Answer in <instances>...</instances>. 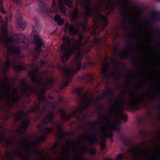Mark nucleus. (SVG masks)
Masks as SVG:
<instances>
[{
    "label": "nucleus",
    "mask_w": 160,
    "mask_h": 160,
    "mask_svg": "<svg viewBox=\"0 0 160 160\" xmlns=\"http://www.w3.org/2000/svg\"><path fill=\"white\" fill-rule=\"evenodd\" d=\"M15 155L18 156L19 157L22 158L23 160H30L29 157L28 155L26 156L22 155L18 153H15Z\"/></svg>",
    "instance_id": "44"
},
{
    "label": "nucleus",
    "mask_w": 160,
    "mask_h": 160,
    "mask_svg": "<svg viewBox=\"0 0 160 160\" xmlns=\"http://www.w3.org/2000/svg\"><path fill=\"white\" fill-rule=\"evenodd\" d=\"M93 64V63L92 62L90 61L89 60H88L87 62L84 63V65L82 66V68L84 69L86 68L88 65H92Z\"/></svg>",
    "instance_id": "49"
},
{
    "label": "nucleus",
    "mask_w": 160,
    "mask_h": 160,
    "mask_svg": "<svg viewBox=\"0 0 160 160\" xmlns=\"http://www.w3.org/2000/svg\"><path fill=\"white\" fill-rule=\"evenodd\" d=\"M37 128L39 130L40 132L47 134L51 133L53 131V129L52 128L46 127L44 129L42 126L40 124L38 125L37 126Z\"/></svg>",
    "instance_id": "19"
},
{
    "label": "nucleus",
    "mask_w": 160,
    "mask_h": 160,
    "mask_svg": "<svg viewBox=\"0 0 160 160\" xmlns=\"http://www.w3.org/2000/svg\"><path fill=\"white\" fill-rule=\"evenodd\" d=\"M13 41V38H8L5 41L8 44V43L12 42Z\"/></svg>",
    "instance_id": "60"
},
{
    "label": "nucleus",
    "mask_w": 160,
    "mask_h": 160,
    "mask_svg": "<svg viewBox=\"0 0 160 160\" xmlns=\"http://www.w3.org/2000/svg\"><path fill=\"white\" fill-rule=\"evenodd\" d=\"M47 122H48V119L47 118V116L45 119L42 121V123L44 126H46L47 124Z\"/></svg>",
    "instance_id": "58"
},
{
    "label": "nucleus",
    "mask_w": 160,
    "mask_h": 160,
    "mask_svg": "<svg viewBox=\"0 0 160 160\" xmlns=\"http://www.w3.org/2000/svg\"><path fill=\"white\" fill-rule=\"evenodd\" d=\"M93 43L96 48H98L99 46V39H97L95 38H94Z\"/></svg>",
    "instance_id": "48"
},
{
    "label": "nucleus",
    "mask_w": 160,
    "mask_h": 160,
    "mask_svg": "<svg viewBox=\"0 0 160 160\" xmlns=\"http://www.w3.org/2000/svg\"><path fill=\"white\" fill-rule=\"evenodd\" d=\"M4 84L6 85L7 88L6 90V92L9 95L10 91L11 90V86L9 79L8 77L6 78L4 82Z\"/></svg>",
    "instance_id": "32"
},
{
    "label": "nucleus",
    "mask_w": 160,
    "mask_h": 160,
    "mask_svg": "<svg viewBox=\"0 0 160 160\" xmlns=\"http://www.w3.org/2000/svg\"><path fill=\"white\" fill-rule=\"evenodd\" d=\"M133 61L134 62H138V58L137 54H136L135 56V57L134 58Z\"/></svg>",
    "instance_id": "61"
},
{
    "label": "nucleus",
    "mask_w": 160,
    "mask_h": 160,
    "mask_svg": "<svg viewBox=\"0 0 160 160\" xmlns=\"http://www.w3.org/2000/svg\"><path fill=\"white\" fill-rule=\"evenodd\" d=\"M129 94L132 98L130 103L128 104L127 105L129 110H139L140 109L138 104L135 100L134 95L131 92H129Z\"/></svg>",
    "instance_id": "14"
},
{
    "label": "nucleus",
    "mask_w": 160,
    "mask_h": 160,
    "mask_svg": "<svg viewBox=\"0 0 160 160\" xmlns=\"http://www.w3.org/2000/svg\"><path fill=\"white\" fill-rule=\"evenodd\" d=\"M13 142L10 139H7L5 142V144L7 147H9L13 143Z\"/></svg>",
    "instance_id": "53"
},
{
    "label": "nucleus",
    "mask_w": 160,
    "mask_h": 160,
    "mask_svg": "<svg viewBox=\"0 0 160 160\" xmlns=\"http://www.w3.org/2000/svg\"><path fill=\"white\" fill-rule=\"evenodd\" d=\"M97 17L95 22L96 28H98L101 26L100 22H102L103 24V27L102 28V30L106 27L108 24V16L106 15L105 16L102 15L101 14V12L98 10V12L96 14Z\"/></svg>",
    "instance_id": "7"
},
{
    "label": "nucleus",
    "mask_w": 160,
    "mask_h": 160,
    "mask_svg": "<svg viewBox=\"0 0 160 160\" xmlns=\"http://www.w3.org/2000/svg\"><path fill=\"white\" fill-rule=\"evenodd\" d=\"M129 51H132L133 49V45H128L127 47Z\"/></svg>",
    "instance_id": "62"
},
{
    "label": "nucleus",
    "mask_w": 160,
    "mask_h": 160,
    "mask_svg": "<svg viewBox=\"0 0 160 160\" xmlns=\"http://www.w3.org/2000/svg\"><path fill=\"white\" fill-rule=\"evenodd\" d=\"M124 98L123 94L114 100V107L111 108L112 113L117 114L118 117L116 118V122L118 124H121L122 121L126 122L127 117L122 113L124 109L125 103L123 100Z\"/></svg>",
    "instance_id": "2"
},
{
    "label": "nucleus",
    "mask_w": 160,
    "mask_h": 160,
    "mask_svg": "<svg viewBox=\"0 0 160 160\" xmlns=\"http://www.w3.org/2000/svg\"><path fill=\"white\" fill-rule=\"evenodd\" d=\"M18 90L17 88H15L13 92V96L12 97H10L8 96L5 95L4 97L5 100L8 101V103L11 107L14 106L15 102L19 100V98L17 94H18Z\"/></svg>",
    "instance_id": "12"
},
{
    "label": "nucleus",
    "mask_w": 160,
    "mask_h": 160,
    "mask_svg": "<svg viewBox=\"0 0 160 160\" xmlns=\"http://www.w3.org/2000/svg\"><path fill=\"white\" fill-rule=\"evenodd\" d=\"M86 22H80L79 24V26L82 28L85 32L87 31L88 28V27L86 25Z\"/></svg>",
    "instance_id": "45"
},
{
    "label": "nucleus",
    "mask_w": 160,
    "mask_h": 160,
    "mask_svg": "<svg viewBox=\"0 0 160 160\" xmlns=\"http://www.w3.org/2000/svg\"><path fill=\"white\" fill-rule=\"evenodd\" d=\"M90 0H84V2L82 1V7L85 9V14L87 17H93L96 14L91 8L92 6L91 5Z\"/></svg>",
    "instance_id": "9"
},
{
    "label": "nucleus",
    "mask_w": 160,
    "mask_h": 160,
    "mask_svg": "<svg viewBox=\"0 0 160 160\" xmlns=\"http://www.w3.org/2000/svg\"><path fill=\"white\" fill-rule=\"evenodd\" d=\"M155 33L158 38V39L157 42L158 45H160V28L158 27L157 28L156 30L154 31Z\"/></svg>",
    "instance_id": "42"
},
{
    "label": "nucleus",
    "mask_w": 160,
    "mask_h": 160,
    "mask_svg": "<svg viewBox=\"0 0 160 160\" xmlns=\"http://www.w3.org/2000/svg\"><path fill=\"white\" fill-rule=\"evenodd\" d=\"M107 95H113V91L111 89L108 88L106 91L102 93L103 96L105 97Z\"/></svg>",
    "instance_id": "43"
},
{
    "label": "nucleus",
    "mask_w": 160,
    "mask_h": 160,
    "mask_svg": "<svg viewBox=\"0 0 160 160\" xmlns=\"http://www.w3.org/2000/svg\"><path fill=\"white\" fill-rule=\"evenodd\" d=\"M107 59L105 60V63L106 64L105 65L104 64L103 67L101 69V71L102 74L105 77H107V76L108 75V72L110 69V66L109 64L107 63Z\"/></svg>",
    "instance_id": "24"
},
{
    "label": "nucleus",
    "mask_w": 160,
    "mask_h": 160,
    "mask_svg": "<svg viewBox=\"0 0 160 160\" xmlns=\"http://www.w3.org/2000/svg\"><path fill=\"white\" fill-rule=\"evenodd\" d=\"M129 58V55L124 52H123L121 55V58L122 59H127Z\"/></svg>",
    "instance_id": "47"
},
{
    "label": "nucleus",
    "mask_w": 160,
    "mask_h": 160,
    "mask_svg": "<svg viewBox=\"0 0 160 160\" xmlns=\"http://www.w3.org/2000/svg\"><path fill=\"white\" fill-rule=\"evenodd\" d=\"M60 114V117L63 119L68 120V118L66 115L65 110L64 109H60L58 110Z\"/></svg>",
    "instance_id": "34"
},
{
    "label": "nucleus",
    "mask_w": 160,
    "mask_h": 160,
    "mask_svg": "<svg viewBox=\"0 0 160 160\" xmlns=\"http://www.w3.org/2000/svg\"><path fill=\"white\" fill-rule=\"evenodd\" d=\"M39 69V67H35L34 69L28 72L29 75L31 78H32V77H34L37 76V72L38 71Z\"/></svg>",
    "instance_id": "31"
},
{
    "label": "nucleus",
    "mask_w": 160,
    "mask_h": 160,
    "mask_svg": "<svg viewBox=\"0 0 160 160\" xmlns=\"http://www.w3.org/2000/svg\"><path fill=\"white\" fill-rule=\"evenodd\" d=\"M123 4L121 5L122 7V10L125 13H128L129 11L128 8V5L129 3L128 0H122Z\"/></svg>",
    "instance_id": "28"
},
{
    "label": "nucleus",
    "mask_w": 160,
    "mask_h": 160,
    "mask_svg": "<svg viewBox=\"0 0 160 160\" xmlns=\"http://www.w3.org/2000/svg\"><path fill=\"white\" fill-rule=\"evenodd\" d=\"M33 82L36 84L39 87L40 85L42 84V81L40 77L37 76L31 78Z\"/></svg>",
    "instance_id": "26"
},
{
    "label": "nucleus",
    "mask_w": 160,
    "mask_h": 160,
    "mask_svg": "<svg viewBox=\"0 0 160 160\" xmlns=\"http://www.w3.org/2000/svg\"><path fill=\"white\" fill-rule=\"evenodd\" d=\"M104 97V96H103L102 93L101 95H99V96L95 98V99L93 101V98L92 97L91 99L89 101L88 103L89 104H92L93 103V101L95 103H96V102L99 101L100 100L102 99V98Z\"/></svg>",
    "instance_id": "37"
},
{
    "label": "nucleus",
    "mask_w": 160,
    "mask_h": 160,
    "mask_svg": "<svg viewBox=\"0 0 160 160\" xmlns=\"http://www.w3.org/2000/svg\"><path fill=\"white\" fill-rule=\"evenodd\" d=\"M37 95L39 98V100H44L45 99V94L39 92L38 93Z\"/></svg>",
    "instance_id": "50"
},
{
    "label": "nucleus",
    "mask_w": 160,
    "mask_h": 160,
    "mask_svg": "<svg viewBox=\"0 0 160 160\" xmlns=\"http://www.w3.org/2000/svg\"><path fill=\"white\" fill-rule=\"evenodd\" d=\"M124 155L122 153L118 154L117 157V160H123V159Z\"/></svg>",
    "instance_id": "54"
},
{
    "label": "nucleus",
    "mask_w": 160,
    "mask_h": 160,
    "mask_svg": "<svg viewBox=\"0 0 160 160\" xmlns=\"http://www.w3.org/2000/svg\"><path fill=\"white\" fill-rule=\"evenodd\" d=\"M16 19L17 21V29L21 32L23 31L25 28L26 24L25 22L23 21L22 15L20 14L18 16H16Z\"/></svg>",
    "instance_id": "17"
},
{
    "label": "nucleus",
    "mask_w": 160,
    "mask_h": 160,
    "mask_svg": "<svg viewBox=\"0 0 160 160\" xmlns=\"http://www.w3.org/2000/svg\"><path fill=\"white\" fill-rule=\"evenodd\" d=\"M8 113L11 114L12 116H15L17 122H18L22 119H24V121L22 122L21 125V128L18 129L16 131L17 134H23L28 128L30 122V118L28 119L26 116V112L23 111H20L15 112L16 115L9 110H8Z\"/></svg>",
    "instance_id": "3"
},
{
    "label": "nucleus",
    "mask_w": 160,
    "mask_h": 160,
    "mask_svg": "<svg viewBox=\"0 0 160 160\" xmlns=\"http://www.w3.org/2000/svg\"><path fill=\"white\" fill-rule=\"evenodd\" d=\"M58 129L59 132L62 133L63 131V128L62 126L58 124Z\"/></svg>",
    "instance_id": "56"
},
{
    "label": "nucleus",
    "mask_w": 160,
    "mask_h": 160,
    "mask_svg": "<svg viewBox=\"0 0 160 160\" xmlns=\"http://www.w3.org/2000/svg\"><path fill=\"white\" fill-rule=\"evenodd\" d=\"M0 11L2 13H3L5 14L6 12V10L3 8V6H1L0 7Z\"/></svg>",
    "instance_id": "57"
},
{
    "label": "nucleus",
    "mask_w": 160,
    "mask_h": 160,
    "mask_svg": "<svg viewBox=\"0 0 160 160\" xmlns=\"http://www.w3.org/2000/svg\"><path fill=\"white\" fill-rule=\"evenodd\" d=\"M33 38L34 41L36 45L35 48L36 51L39 53L41 52L42 47L44 45L43 39L40 38L37 35H33Z\"/></svg>",
    "instance_id": "13"
},
{
    "label": "nucleus",
    "mask_w": 160,
    "mask_h": 160,
    "mask_svg": "<svg viewBox=\"0 0 160 160\" xmlns=\"http://www.w3.org/2000/svg\"><path fill=\"white\" fill-rule=\"evenodd\" d=\"M113 134L112 132L106 134V137L108 138L110 140H111L112 141V142L113 141Z\"/></svg>",
    "instance_id": "51"
},
{
    "label": "nucleus",
    "mask_w": 160,
    "mask_h": 160,
    "mask_svg": "<svg viewBox=\"0 0 160 160\" xmlns=\"http://www.w3.org/2000/svg\"><path fill=\"white\" fill-rule=\"evenodd\" d=\"M11 65H12L11 61L10 59H8L6 62L5 65V67L6 70H8L10 67V66Z\"/></svg>",
    "instance_id": "46"
},
{
    "label": "nucleus",
    "mask_w": 160,
    "mask_h": 160,
    "mask_svg": "<svg viewBox=\"0 0 160 160\" xmlns=\"http://www.w3.org/2000/svg\"><path fill=\"white\" fill-rule=\"evenodd\" d=\"M41 105L40 104H36V108L32 107L31 109L29 110V112H32L36 114H40L41 109H40Z\"/></svg>",
    "instance_id": "29"
},
{
    "label": "nucleus",
    "mask_w": 160,
    "mask_h": 160,
    "mask_svg": "<svg viewBox=\"0 0 160 160\" xmlns=\"http://www.w3.org/2000/svg\"><path fill=\"white\" fill-rule=\"evenodd\" d=\"M102 3H100L98 7H96V8L97 9H99L101 7H103L105 6H106V8L108 9H111L113 10L115 9V6L114 5V2L111 0H110L108 2V3L109 5H106V0H101ZM112 11H109L108 12V14H110Z\"/></svg>",
    "instance_id": "16"
},
{
    "label": "nucleus",
    "mask_w": 160,
    "mask_h": 160,
    "mask_svg": "<svg viewBox=\"0 0 160 160\" xmlns=\"http://www.w3.org/2000/svg\"><path fill=\"white\" fill-rule=\"evenodd\" d=\"M85 78L88 82L92 84L94 81V75L91 73H88L86 75Z\"/></svg>",
    "instance_id": "33"
},
{
    "label": "nucleus",
    "mask_w": 160,
    "mask_h": 160,
    "mask_svg": "<svg viewBox=\"0 0 160 160\" xmlns=\"http://www.w3.org/2000/svg\"><path fill=\"white\" fill-rule=\"evenodd\" d=\"M7 52L8 54L9 53H10L13 56H14L15 54L19 55L21 52L20 50L18 48L15 49L12 47H9L7 49Z\"/></svg>",
    "instance_id": "20"
},
{
    "label": "nucleus",
    "mask_w": 160,
    "mask_h": 160,
    "mask_svg": "<svg viewBox=\"0 0 160 160\" xmlns=\"http://www.w3.org/2000/svg\"><path fill=\"white\" fill-rule=\"evenodd\" d=\"M84 87L81 88H75L73 91V93L75 94L76 96L78 102H80L81 100H82L83 103L82 105H80L78 109L75 111L73 112L71 115H69V117L70 118H72L74 117L76 114H80L83 112V111L86 108H89V104L85 105L84 103L85 102V99H87V98L86 96H82V92L84 89Z\"/></svg>",
    "instance_id": "4"
},
{
    "label": "nucleus",
    "mask_w": 160,
    "mask_h": 160,
    "mask_svg": "<svg viewBox=\"0 0 160 160\" xmlns=\"http://www.w3.org/2000/svg\"><path fill=\"white\" fill-rule=\"evenodd\" d=\"M112 130L116 131H119L120 130L119 128L116 125H114L112 127Z\"/></svg>",
    "instance_id": "59"
},
{
    "label": "nucleus",
    "mask_w": 160,
    "mask_h": 160,
    "mask_svg": "<svg viewBox=\"0 0 160 160\" xmlns=\"http://www.w3.org/2000/svg\"><path fill=\"white\" fill-rule=\"evenodd\" d=\"M54 20L56 21L58 24L60 25H62L64 22V19L61 18L60 16L58 14H56L54 17Z\"/></svg>",
    "instance_id": "36"
},
{
    "label": "nucleus",
    "mask_w": 160,
    "mask_h": 160,
    "mask_svg": "<svg viewBox=\"0 0 160 160\" xmlns=\"http://www.w3.org/2000/svg\"><path fill=\"white\" fill-rule=\"evenodd\" d=\"M25 35L22 33L17 34L16 38L18 42L20 43H23L25 42Z\"/></svg>",
    "instance_id": "30"
},
{
    "label": "nucleus",
    "mask_w": 160,
    "mask_h": 160,
    "mask_svg": "<svg viewBox=\"0 0 160 160\" xmlns=\"http://www.w3.org/2000/svg\"><path fill=\"white\" fill-rule=\"evenodd\" d=\"M54 82L51 78H49L46 82L44 84V86L47 87H51L54 85Z\"/></svg>",
    "instance_id": "40"
},
{
    "label": "nucleus",
    "mask_w": 160,
    "mask_h": 160,
    "mask_svg": "<svg viewBox=\"0 0 160 160\" xmlns=\"http://www.w3.org/2000/svg\"><path fill=\"white\" fill-rule=\"evenodd\" d=\"M55 116L56 113L54 112L48 114L46 116L48 122L50 123H52L54 121V118Z\"/></svg>",
    "instance_id": "35"
},
{
    "label": "nucleus",
    "mask_w": 160,
    "mask_h": 160,
    "mask_svg": "<svg viewBox=\"0 0 160 160\" xmlns=\"http://www.w3.org/2000/svg\"><path fill=\"white\" fill-rule=\"evenodd\" d=\"M88 123L89 124V128L96 132L95 133L92 134L93 138L89 140V142L91 144L96 143L98 141L97 138L98 135V134L96 131V126L100 124L102 127L101 130H105V124L103 123L98 121L90 122H88Z\"/></svg>",
    "instance_id": "5"
},
{
    "label": "nucleus",
    "mask_w": 160,
    "mask_h": 160,
    "mask_svg": "<svg viewBox=\"0 0 160 160\" xmlns=\"http://www.w3.org/2000/svg\"><path fill=\"white\" fill-rule=\"evenodd\" d=\"M38 2H39V5L42 12H46L47 13L49 12L54 13H57L58 9L55 0H52V7L49 10L47 8L46 5L43 2L42 0H38Z\"/></svg>",
    "instance_id": "8"
},
{
    "label": "nucleus",
    "mask_w": 160,
    "mask_h": 160,
    "mask_svg": "<svg viewBox=\"0 0 160 160\" xmlns=\"http://www.w3.org/2000/svg\"><path fill=\"white\" fill-rule=\"evenodd\" d=\"M63 43L61 46L60 51L62 53V56L61 57V60L63 63H65L71 57L72 54L77 55V58L74 62L75 67H71L63 66L62 69L63 71L64 75L62 78V82L60 86V89L62 90L69 85L73 75L80 70L81 67V61L82 57L84 54L89 52L93 46L92 45H90L86 47V50L83 48L85 45L83 42L82 44L77 45L74 43L72 47H71V41L70 38L66 35L62 38Z\"/></svg>",
    "instance_id": "1"
},
{
    "label": "nucleus",
    "mask_w": 160,
    "mask_h": 160,
    "mask_svg": "<svg viewBox=\"0 0 160 160\" xmlns=\"http://www.w3.org/2000/svg\"><path fill=\"white\" fill-rule=\"evenodd\" d=\"M17 58L16 57L13 58L12 66L13 69L17 72H19L22 70L26 69V67L24 64H17Z\"/></svg>",
    "instance_id": "18"
},
{
    "label": "nucleus",
    "mask_w": 160,
    "mask_h": 160,
    "mask_svg": "<svg viewBox=\"0 0 160 160\" xmlns=\"http://www.w3.org/2000/svg\"><path fill=\"white\" fill-rule=\"evenodd\" d=\"M106 140V138L105 137L102 138L101 140L99 142V143L101 145L102 150H104L106 148V145L105 143Z\"/></svg>",
    "instance_id": "41"
},
{
    "label": "nucleus",
    "mask_w": 160,
    "mask_h": 160,
    "mask_svg": "<svg viewBox=\"0 0 160 160\" xmlns=\"http://www.w3.org/2000/svg\"><path fill=\"white\" fill-rule=\"evenodd\" d=\"M101 117L103 118V121L108 124L110 122V116L108 114H104L101 116Z\"/></svg>",
    "instance_id": "39"
},
{
    "label": "nucleus",
    "mask_w": 160,
    "mask_h": 160,
    "mask_svg": "<svg viewBox=\"0 0 160 160\" xmlns=\"http://www.w3.org/2000/svg\"><path fill=\"white\" fill-rule=\"evenodd\" d=\"M5 156L7 159H10L12 158L13 156L12 154L10 152L7 153Z\"/></svg>",
    "instance_id": "55"
},
{
    "label": "nucleus",
    "mask_w": 160,
    "mask_h": 160,
    "mask_svg": "<svg viewBox=\"0 0 160 160\" xmlns=\"http://www.w3.org/2000/svg\"><path fill=\"white\" fill-rule=\"evenodd\" d=\"M151 17L152 20L155 22H160V17H158V15H160V11L154 10L152 11L151 13Z\"/></svg>",
    "instance_id": "22"
},
{
    "label": "nucleus",
    "mask_w": 160,
    "mask_h": 160,
    "mask_svg": "<svg viewBox=\"0 0 160 160\" xmlns=\"http://www.w3.org/2000/svg\"><path fill=\"white\" fill-rule=\"evenodd\" d=\"M79 15V12L77 8H76L73 10V13L71 15L73 21H77Z\"/></svg>",
    "instance_id": "25"
},
{
    "label": "nucleus",
    "mask_w": 160,
    "mask_h": 160,
    "mask_svg": "<svg viewBox=\"0 0 160 160\" xmlns=\"http://www.w3.org/2000/svg\"><path fill=\"white\" fill-rule=\"evenodd\" d=\"M22 84V86L21 87V90L24 92H34L38 91V89L36 88L30 87L27 85V80L23 79L21 80Z\"/></svg>",
    "instance_id": "15"
},
{
    "label": "nucleus",
    "mask_w": 160,
    "mask_h": 160,
    "mask_svg": "<svg viewBox=\"0 0 160 160\" xmlns=\"http://www.w3.org/2000/svg\"><path fill=\"white\" fill-rule=\"evenodd\" d=\"M67 133L65 132H62L61 133H57V140L58 141H60L62 139H63L65 138V136L67 134Z\"/></svg>",
    "instance_id": "38"
},
{
    "label": "nucleus",
    "mask_w": 160,
    "mask_h": 160,
    "mask_svg": "<svg viewBox=\"0 0 160 160\" xmlns=\"http://www.w3.org/2000/svg\"><path fill=\"white\" fill-rule=\"evenodd\" d=\"M64 4L69 8H72L73 6V2L71 0H59L58 6L59 9L63 15H66V9Z\"/></svg>",
    "instance_id": "11"
},
{
    "label": "nucleus",
    "mask_w": 160,
    "mask_h": 160,
    "mask_svg": "<svg viewBox=\"0 0 160 160\" xmlns=\"http://www.w3.org/2000/svg\"><path fill=\"white\" fill-rule=\"evenodd\" d=\"M120 138L124 144L131 148L130 151L131 152L136 155H138L139 154V152L138 150L142 148V146L144 143V142H141L138 145L134 146L130 144L129 142V140L126 139L123 136H121Z\"/></svg>",
    "instance_id": "6"
},
{
    "label": "nucleus",
    "mask_w": 160,
    "mask_h": 160,
    "mask_svg": "<svg viewBox=\"0 0 160 160\" xmlns=\"http://www.w3.org/2000/svg\"><path fill=\"white\" fill-rule=\"evenodd\" d=\"M4 139V137L2 134H0V143H2Z\"/></svg>",
    "instance_id": "63"
},
{
    "label": "nucleus",
    "mask_w": 160,
    "mask_h": 160,
    "mask_svg": "<svg viewBox=\"0 0 160 160\" xmlns=\"http://www.w3.org/2000/svg\"><path fill=\"white\" fill-rule=\"evenodd\" d=\"M47 111V108H43L42 110H41V112L40 114H42L44 112Z\"/></svg>",
    "instance_id": "64"
},
{
    "label": "nucleus",
    "mask_w": 160,
    "mask_h": 160,
    "mask_svg": "<svg viewBox=\"0 0 160 160\" xmlns=\"http://www.w3.org/2000/svg\"><path fill=\"white\" fill-rule=\"evenodd\" d=\"M81 149L83 153L86 152L93 155H95L96 153L95 150L94 148H89L84 145L82 146Z\"/></svg>",
    "instance_id": "21"
},
{
    "label": "nucleus",
    "mask_w": 160,
    "mask_h": 160,
    "mask_svg": "<svg viewBox=\"0 0 160 160\" xmlns=\"http://www.w3.org/2000/svg\"><path fill=\"white\" fill-rule=\"evenodd\" d=\"M104 107L101 105H99V106H97L96 109L98 111L101 112L104 109Z\"/></svg>",
    "instance_id": "52"
},
{
    "label": "nucleus",
    "mask_w": 160,
    "mask_h": 160,
    "mask_svg": "<svg viewBox=\"0 0 160 160\" xmlns=\"http://www.w3.org/2000/svg\"><path fill=\"white\" fill-rule=\"evenodd\" d=\"M47 136L43 135L42 136L37 137L36 138V142L35 143H33V145L35 147H36L39 144L40 142H44L45 141Z\"/></svg>",
    "instance_id": "27"
},
{
    "label": "nucleus",
    "mask_w": 160,
    "mask_h": 160,
    "mask_svg": "<svg viewBox=\"0 0 160 160\" xmlns=\"http://www.w3.org/2000/svg\"><path fill=\"white\" fill-rule=\"evenodd\" d=\"M68 32L69 34L71 36H74L78 35V39L76 40L77 45L82 44L84 37L83 35L79 32V31L75 28V27L72 25L68 26Z\"/></svg>",
    "instance_id": "10"
},
{
    "label": "nucleus",
    "mask_w": 160,
    "mask_h": 160,
    "mask_svg": "<svg viewBox=\"0 0 160 160\" xmlns=\"http://www.w3.org/2000/svg\"><path fill=\"white\" fill-rule=\"evenodd\" d=\"M112 62L113 64L115 65L113 68L116 70H120L122 67H126L125 65H122L119 61L116 60L115 59L112 60Z\"/></svg>",
    "instance_id": "23"
}]
</instances>
